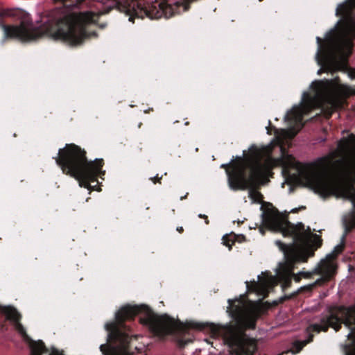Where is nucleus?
Here are the masks:
<instances>
[{"instance_id": "1", "label": "nucleus", "mask_w": 355, "mask_h": 355, "mask_svg": "<svg viewBox=\"0 0 355 355\" xmlns=\"http://www.w3.org/2000/svg\"><path fill=\"white\" fill-rule=\"evenodd\" d=\"M139 313H144L139 318L140 323L147 327L154 336L164 338L171 335L174 336L177 345L180 349L193 342L190 329L208 330L214 336H219V327L214 324L192 321L183 323L167 314L158 315L146 305L127 304L116 313L114 321L107 323L105 326L108 332L107 343L100 346V350L103 355L134 354L132 342L137 338V336L132 334L130 328L125 322L133 320Z\"/></svg>"}, {"instance_id": "2", "label": "nucleus", "mask_w": 355, "mask_h": 355, "mask_svg": "<svg viewBox=\"0 0 355 355\" xmlns=\"http://www.w3.org/2000/svg\"><path fill=\"white\" fill-rule=\"evenodd\" d=\"M315 94H303L300 107H294L285 115L284 120L293 126V136H295L303 127L302 121L315 109H321L331 116L334 112L343 109L349 96L347 86L340 83L338 77L331 80H316L311 84Z\"/></svg>"}, {"instance_id": "3", "label": "nucleus", "mask_w": 355, "mask_h": 355, "mask_svg": "<svg viewBox=\"0 0 355 355\" xmlns=\"http://www.w3.org/2000/svg\"><path fill=\"white\" fill-rule=\"evenodd\" d=\"M349 1L338 4L336 15L340 17V33L337 35L334 31L329 33L327 40L324 41L320 37H316L318 50L316 55L318 64L322 67L318 73L323 71H330L333 69V53L334 50L349 56L354 47L353 40L355 39V21L352 17V10Z\"/></svg>"}, {"instance_id": "4", "label": "nucleus", "mask_w": 355, "mask_h": 355, "mask_svg": "<svg viewBox=\"0 0 355 355\" xmlns=\"http://www.w3.org/2000/svg\"><path fill=\"white\" fill-rule=\"evenodd\" d=\"M54 159L64 174L75 178L80 187L88 189L91 182L97 181L98 176L105 173L102 170L103 159L88 160L86 150L75 144H67L60 148Z\"/></svg>"}, {"instance_id": "5", "label": "nucleus", "mask_w": 355, "mask_h": 355, "mask_svg": "<svg viewBox=\"0 0 355 355\" xmlns=\"http://www.w3.org/2000/svg\"><path fill=\"white\" fill-rule=\"evenodd\" d=\"M264 225L272 231L280 232L284 236H291L293 243L305 245L310 241L311 230H306L302 223L295 225L288 220V215L282 214L277 209H266L262 214Z\"/></svg>"}, {"instance_id": "6", "label": "nucleus", "mask_w": 355, "mask_h": 355, "mask_svg": "<svg viewBox=\"0 0 355 355\" xmlns=\"http://www.w3.org/2000/svg\"><path fill=\"white\" fill-rule=\"evenodd\" d=\"M342 324L350 329L349 338L355 336V304L348 307L340 306L330 308L329 315L323 317L320 323L313 324L307 328L309 336L308 339L304 342V345L313 341L314 336L311 334L312 332H325L329 327L338 331Z\"/></svg>"}, {"instance_id": "7", "label": "nucleus", "mask_w": 355, "mask_h": 355, "mask_svg": "<svg viewBox=\"0 0 355 355\" xmlns=\"http://www.w3.org/2000/svg\"><path fill=\"white\" fill-rule=\"evenodd\" d=\"M249 152L250 155L245 159L236 157L230 163L220 166L225 170L230 187L233 190L246 187L247 182L243 181L244 178L262 157V151L255 146H252Z\"/></svg>"}, {"instance_id": "8", "label": "nucleus", "mask_w": 355, "mask_h": 355, "mask_svg": "<svg viewBox=\"0 0 355 355\" xmlns=\"http://www.w3.org/2000/svg\"><path fill=\"white\" fill-rule=\"evenodd\" d=\"M273 168L272 162L270 159L261 161V158L250 170V171L244 178L246 181V187L243 189H236V190L249 189V197L257 202H260L263 198V195L258 191L260 187L263 184L267 176L272 173Z\"/></svg>"}, {"instance_id": "9", "label": "nucleus", "mask_w": 355, "mask_h": 355, "mask_svg": "<svg viewBox=\"0 0 355 355\" xmlns=\"http://www.w3.org/2000/svg\"><path fill=\"white\" fill-rule=\"evenodd\" d=\"M0 313L4 314L7 320L13 322L16 330L26 341L29 342L31 355H42V354L48 352V349L42 340L34 341L28 336L25 328L19 322L21 316L16 309L12 306H2L0 305Z\"/></svg>"}, {"instance_id": "10", "label": "nucleus", "mask_w": 355, "mask_h": 355, "mask_svg": "<svg viewBox=\"0 0 355 355\" xmlns=\"http://www.w3.org/2000/svg\"><path fill=\"white\" fill-rule=\"evenodd\" d=\"M246 288L248 293H255L259 296L265 298L268 295V289L270 285V279L264 278L260 279L259 282L254 280L248 282H246Z\"/></svg>"}, {"instance_id": "11", "label": "nucleus", "mask_w": 355, "mask_h": 355, "mask_svg": "<svg viewBox=\"0 0 355 355\" xmlns=\"http://www.w3.org/2000/svg\"><path fill=\"white\" fill-rule=\"evenodd\" d=\"M318 273L322 275L321 278L317 279L313 284L308 285L302 288L308 291H311L315 286H321L330 281L334 275V271L329 266H326L320 268L318 270Z\"/></svg>"}, {"instance_id": "12", "label": "nucleus", "mask_w": 355, "mask_h": 355, "mask_svg": "<svg viewBox=\"0 0 355 355\" xmlns=\"http://www.w3.org/2000/svg\"><path fill=\"white\" fill-rule=\"evenodd\" d=\"M237 236L234 234H226L223 237V245L227 246L229 248V250H231L232 248V245L234 244L236 241Z\"/></svg>"}, {"instance_id": "13", "label": "nucleus", "mask_w": 355, "mask_h": 355, "mask_svg": "<svg viewBox=\"0 0 355 355\" xmlns=\"http://www.w3.org/2000/svg\"><path fill=\"white\" fill-rule=\"evenodd\" d=\"M275 244L284 253L285 256H286L288 250H290V247L279 240L276 241Z\"/></svg>"}, {"instance_id": "14", "label": "nucleus", "mask_w": 355, "mask_h": 355, "mask_svg": "<svg viewBox=\"0 0 355 355\" xmlns=\"http://www.w3.org/2000/svg\"><path fill=\"white\" fill-rule=\"evenodd\" d=\"M349 1V5H350V7H351V15L353 18V19L355 21V0H346L345 1L341 3L340 4H343L345 3H347Z\"/></svg>"}, {"instance_id": "15", "label": "nucleus", "mask_w": 355, "mask_h": 355, "mask_svg": "<svg viewBox=\"0 0 355 355\" xmlns=\"http://www.w3.org/2000/svg\"><path fill=\"white\" fill-rule=\"evenodd\" d=\"M162 177H163L162 175L161 177H159V175H157L156 176H155L153 178H150V180H151L153 182V184H155L157 183L162 184L161 180L162 179Z\"/></svg>"}, {"instance_id": "16", "label": "nucleus", "mask_w": 355, "mask_h": 355, "mask_svg": "<svg viewBox=\"0 0 355 355\" xmlns=\"http://www.w3.org/2000/svg\"><path fill=\"white\" fill-rule=\"evenodd\" d=\"M266 129H267V133L268 135H272V132H271L272 130H274L275 132L277 131V129L275 126L271 125L270 121H269V126L267 127Z\"/></svg>"}, {"instance_id": "17", "label": "nucleus", "mask_w": 355, "mask_h": 355, "mask_svg": "<svg viewBox=\"0 0 355 355\" xmlns=\"http://www.w3.org/2000/svg\"><path fill=\"white\" fill-rule=\"evenodd\" d=\"M291 284V279L289 277L285 278V281L284 283V288L289 287Z\"/></svg>"}, {"instance_id": "18", "label": "nucleus", "mask_w": 355, "mask_h": 355, "mask_svg": "<svg viewBox=\"0 0 355 355\" xmlns=\"http://www.w3.org/2000/svg\"><path fill=\"white\" fill-rule=\"evenodd\" d=\"M198 217L200 218H203L205 220V222L207 225H208L209 223V220L208 219V217L207 216L205 215V214H200L198 215Z\"/></svg>"}, {"instance_id": "19", "label": "nucleus", "mask_w": 355, "mask_h": 355, "mask_svg": "<svg viewBox=\"0 0 355 355\" xmlns=\"http://www.w3.org/2000/svg\"><path fill=\"white\" fill-rule=\"evenodd\" d=\"M343 248L341 246V245H337L336 248H335V252L336 253H340L343 250Z\"/></svg>"}, {"instance_id": "20", "label": "nucleus", "mask_w": 355, "mask_h": 355, "mask_svg": "<svg viewBox=\"0 0 355 355\" xmlns=\"http://www.w3.org/2000/svg\"><path fill=\"white\" fill-rule=\"evenodd\" d=\"M314 237L318 240V247H320L321 245H322V239H321V238L319 236H318L317 234H315Z\"/></svg>"}, {"instance_id": "21", "label": "nucleus", "mask_w": 355, "mask_h": 355, "mask_svg": "<svg viewBox=\"0 0 355 355\" xmlns=\"http://www.w3.org/2000/svg\"><path fill=\"white\" fill-rule=\"evenodd\" d=\"M346 355H355V347H353L350 351L347 352Z\"/></svg>"}, {"instance_id": "22", "label": "nucleus", "mask_w": 355, "mask_h": 355, "mask_svg": "<svg viewBox=\"0 0 355 355\" xmlns=\"http://www.w3.org/2000/svg\"><path fill=\"white\" fill-rule=\"evenodd\" d=\"M291 296H287V295H286V296H284V297H282V298H281L280 302H284V300H286L291 299Z\"/></svg>"}, {"instance_id": "23", "label": "nucleus", "mask_w": 355, "mask_h": 355, "mask_svg": "<svg viewBox=\"0 0 355 355\" xmlns=\"http://www.w3.org/2000/svg\"><path fill=\"white\" fill-rule=\"evenodd\" d=\"M176 230L179 232V233H182L184 232V229L182 227H178Z\"/></svg>"}, {"instance_id": "24", "label": "nucleus", "mask_w": 355, "mask_h": 355, "mask_svg": "<svg viewBox=\"0 0 355 355\" xmlns=\"http://www.w3.org/2000/svg\"><path fill=\"white\" fill-rule=\"evenodd\" d=\"M298 210H299V209H298L297 208H295V209H293L291 211H292L293 213H297V212L298 211Z\"/></svg>"}, {"instance_id": "25", "label": "nucleus", "mask_w": 355, "mask_h": 355, "mask_svg": "<svg viewBox=\"0 0 355 355\" xmlns=\"http://www.w3.org/2000/svg\"><path fill=\"white\" fill-rule=\"evenodd\" d=\"M53 354H58V352L57 349H54L53 351Z\"/></svg>"}, {"instance_id": "26", "label": "nucleus", "mask_w": 355, "mask_h": 355, "mask_svg": "<svg viewBox=\"0 0 355 355\" xmlns=\"http://www.w3.org/2000/svg\"><path fill=\"white\" fill-rule=\"evenodd\" d=\"M99 26H100L101 28H103L105 26V24H101V25H99Z\"/></svg>"}, {"instance_id": "27", "label": "nucleus", "mask_w": 355, "mask_h": 355, "mask_svg": "<svg viewBox=\"0 0 355 355\" xmlns=\"http://www.w3.org/2000/svg\"><path fill=\"white\" fill-rule=\"evenodd\" d=\"M306 207L304 206H302L301 207L298 208V209H305Z\"/></svg>"}, {"instance_id": "28", "label": "nucleus", "mask_w": 355, "mask_h": 355, "mask_svg": "<svg viewBox=\"0 0 355 355\" xmlns=\"http://www.w3.org/2000/svg\"><path fill=\"white\" fill-rule=\"evenodd\" d=\"M306 260H307V257H303L302 261H306Z\"/></svg>"}, {"instance_id": "29", "label": "nucleus", "mask_w": 355, "mask_h": 355, "mask_svg": "<svg viewBox=\"0 0 355 355\" xmlns=\"http://www.w3.org/2000/svg\"><path fill=\"white\" fill-rule=\"evenodd\" d=\"M187 196V194L186 196H183V197H181V200H183V199L186 198Z\"/></svg>"}, {"instance_id": "30", "label": "nucleus", "mask_w": 355, "mask_h": 355, "mask_svg": "<svg viewBox=\"0 0 355 355\" xmlns=\"http://www.w3.org/2000/svg\"><path fill=\"white\" fill-rule=\"evenodd\" d=\"M297 258L295 256L293 257V259H297Z\"/></svg>"}, {"instance_id": "31", "label": "nucleus", "mask_w": 355, "mask_h": 355, "mask_svg": "<svg viewBox=\"0 0 355 355\" xmlns=\"http://www.w3.org/2000/svg\"><path fill=\"white\" fill-rule=\"evenodd\" d=\"M259 1H262L263 0H259Z\"/></svg>"}]
</instances>
